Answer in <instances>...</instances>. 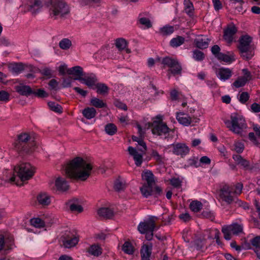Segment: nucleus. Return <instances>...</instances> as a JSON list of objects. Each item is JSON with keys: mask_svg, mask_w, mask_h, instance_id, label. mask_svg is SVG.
Segmentation results:
<instances>
[{"mask_svg": "<svg viewBox=\"0 0 260 260\" xmlns=\"http://www.w3.org/2000/svg\"><path fill=\"white\" fill-rule=\"evenodd\" d=\"M15 89L19 94L28 96L34 93V90L29 86L20 83L15 86Z\"/></svg>", "mask_w": 260, "mask_h": 260, "instance_id": "obj_16", "label": "nucleus"}, {"mask_svg": "<svg viewBox=\"0 0 260 260\" xmlns=\"http://www.w3.org/2000/svg\"><path fill=\"white\" fill-rule=\"evenodd\" d=\"M242 73L243 74V76H241V77L245 79L246 82H248V81L252 79V75L247 69H243Z\"/></svg>", "mask_w": 260, "mask_h": 260, "instance_id": "obj_53", "label": "nucleus"}, {"mask_svg": "<svg viewBox=\"0 0 260 260\" xmlns=\"http://www.w3.org/2000/svg\"><path fill=\"white\" fill-rule=\"evenodd\" d=\"M178 60L176 59L170 57H166L162 60L161 63L164 66H167L172 69L175 63H177Z\"/></svg>", "mask_w": 260, "mask_h": 260, "instance_id": "obj_39", "label": "nucleus"}, {"mask_svg": "<svg viewBox=\"0 0 260 260\" xmlns=\"http://www.w3.org/2000/svg\"><path fill=\"white\" fill-rule=\"evenodd\" d=\"M174 31V27L170 25L165 26L160 29V33L163 36L171 35Z\"/></svg>", "mask_w": 260, "mask_h": 260, "instance_id": "obj_47", "label": "nucleus"}, {"mask_svg": "<svg viewBox=\"0 0 260 260\" xmlns=\"http://www.w3.org/2000/svg\"><path fill=\"white\" fill-rule=\"evenodd\" d=\"M193 58L197 61H202L205 58V55L203 52L196 49L193 51Z\"/></svg>", "mask_w": 260, "mask_h": 260, "instance_id": "obj_49", "label": "nucleus"}, {"mask_svg": "<svg viewBox=\"0 0 260 260\" xmlns=\"http://www.w3.org/2000/svg\"><path fill=\"white\" fill-rule=\"evenodd\" d=\"M208 40H209L208 39L207 40L203 39H197L194 40V43L197 47L202 49H205L208 46Z\"/></svg>", "mask_w": 260, "mask_h": 260, "instance_id": "obj_40", "label": "nucleus"}, {"mask_svg": "<svg viewBox=\"0 0 260 260\" xmlns=\"http://www.w3.org/2000/svg\"><path fill=\"white\" fill-rule=\"evenodd\" d=\"M29 142H35L28 133H22L18 136V142L17 144H25Z\"/></svg>", "mask_w": 260, "mask_h": 260, "instance_id": "obj_31", "label": "nucleus"}, {"mask_svg": "<svg viewBox=\"0 0 260 260\" xmlns=\"http://www.w3.org/2000/svg\"><path fill=\"white\" fill-rule=\"evenodd\" d=\"M151 155L158 164H161L164 163L165 160V156L159 154L156 150H152Z\"/></svg>", "mask_w": 260, "mask_h": 260, "instance_id": "obj_35", "label": "nucleus"}, {"mask_svg": "<svg viewBox=\"0 0 260 260\" xmlns=\"http://www.w3.org/2000/svg\"><path fill=\"white\" fill-rule=\"evenodd\" d=\"M115 45L119 50H123L125 49L127 53H131V50L126 48L127 46V42L125 39L123 38L116 39Z\"/></svg>", "mask_w": 260, "mask_h": 260, "instance_id": "obj_28", "label": "nucleus"}, {"mask_svg": "<svg viewBox=\"0 0 260 260\" xmlns=\"http://www.w3.org/2000/svg\"><path fill=\"white\" fill-rule=\"evenodd\" d=\"M32 94L39 98H45L48 96V94L46 93V92L42 89H39L37 91L34 90V93Z\"/></svg>", "mask_w": 260, "mask_h": 260, "instance_id": "obj_57", "label": "nucleus"}, {"mask_svg": "<svg viewBox=\"0 0 260 260\" xmlns=\"http://www.w3.org/2000/svg\"><path fill=\"white\" fill-rule=\"evenodd\" d=\"M142 179L146 181V183H145V184H149V185H154L155 184V180L154 178V175L152 172L149 170H146L143 172L142 174Z\"/></svg>", "mask_w": 260, "mask_h": 260, "instance_id": "obj_23", "label": "nucleus"}, {"mask_svg": "<svg viewBox=\"0 0 260 260\" xmlns=\"http://www.w3.org/2000/svg\"><path fill=\"white\" fill-rule=\"evenodd\" d=\"M98 213L100 216L106 219H110L114 216L113 211L109 208H101Z\"/></svg>", "mask_w": 260, "mask_h": 260, "instance_id": "obj_25", "label": "nucleus"}, {"mask_svg": "<svg viewBox=\"0 0 260 260\" xmlns=\"http://www.w3.org/2000/svg\"><path fill=\"white\" fill-rule=\"evenodd\" d=\"M249 99V95L247 92H242L239 96V100L242 103L245 104Z\"/></svg>", "mask_w": 260, "mask_h": 260, "instance_id": "obj_54", "label": "nucleus"}, {"mask_svg": "<svg viewBox=\"0 0 260 260\" xmlns=\"http://www.w3.org/2000/svg\"><path fill=\"white\" fill-rule=\"evenodd\" d=\"M226 126L235 134H240L247 127L244 118L237 114H234L231 116V121L225 122Z\"/></svg>", "mask_w": 260, "mask_h": 260, "instance_id": "obj_6", "label": "nucleus"}, {"mask_svg": "<svg viewBox=\"0 0 260 260\" xmlns=\"http://www.w3.org/2000/svg\"><path fill=\"white\" fill-rule=\"evenodd\" d=\"M158 120H154L152 123H148L147 128L152 127V133L153 135L164 137L165 139L168 138L170 132L172 131L170 129L166 123L162 121L160 116H157L155 118Z\"/></svg>", "mask_w": 260, "mask_h": 260, "instance_id": "obj_3", "label": "nucleus"}, {"mask_svg": "<svg viewBox=\"0 0 260 260\" xmlns=\"http://www.w3.org/2000/svg\"><path fill=\"white\" fill-rule=\"evenodd\" d=\"M176 119L179 123L184 126L189 125L192 121V118L190 116H188L184 112H181L176 113Z\"/></svg>", "mask_w": 260, "mask_h": 260, "instance_id": "obj_21", "label": "nucleus"}, {"mask_svg": "<svg viewBox=\"0 0 260 260\" xmlns=\"http://www.w3.org/2000/svg\"><path fill=\"white\" fill-rule=\"evenodd\" d=\"M114 105L116 107H117V108H118L119 109L124 110L125 111L127 110V109L126 105L125 104L122 103L121 102H120L119 100L115 101V102H114Z\"/></svg>", "mask_w": 260, "mask_h": 260, "instance_id": "obj_61", "label": "nucleus"}, {"mask_svg": "<svg viewBox=\"0 0 260 260\" xmlns=\"http://www.w3.org/2000/svg\"><path fill=\"white\" fill-rule=\"evenodd\" d=\"M40 72L44 76H46L48 78H50L52 76V71L47 68L41 70Z\"/></svg>", "mask_w": 260, "mask_h": 260, "instance_id": "obj_59", "label": "nucleus"}, {"mask_svg": "<svg viewBox=\"0 0 260 260\" xmlns=\"http://www.w3.org/2000/svg\"><path fill=\"white\" fill-rule=\"evenodd\" d=\"M138 22L146 28H151L152 26L150 20L148 18L142 16V14H140L139 16Z\"/></svg>", "mask_w": 260, "mask_h": 260, "instance_id": "obj_32", "label": "nucleus"}, {"mask_svg": "<svg viewBox=\"0 0 260 260\" xmlns=\"http://www.w3.org/2000/svg\"><path fill=\"white\" fill-rule=\"evenodd\" d=\"M173 152L176 155H185L189 152L188 147L184 144L177 143L172 145Z\"/></svg>", "mask_w": 260, "mask_h": 260, "instance_id": "obj_15", "label": "nucleus"}, {"mask_svg": "<svg viewBox=\"0 0 260 260\" xmlns=\"http://www.w3.org/2000/svg\"><path fill=\"white\" fill-rule=\"evenodd\" d=\"M67 73L74 80H78L80 81L82 78L84 76L83 69L80 66H75L70 68L67 70Z\"/></svg>", "mask_w": 260, "mask_h": 260, "instance_id": "obj_11", "label": "nucleus"}, {"mask_svg": "<svg viewBox=\"0 0 260 260\" xmlns=\"http://www.w3.org/2000/svg\"><path fill=\"white\" fill-rule=\"evenodd\" d=\"M62 246L66 248L75 246L79 242V236L74 231H66L60 238Z\"/></svg>", "mask_w": 260, "mask_h": 260, "instance_id": "obj_7", "label": "nucleus"}, {"mask_svg": "<svg viewBox=\"0 0 260 260\" xmlns=\"http://www.w3.org/2000/svg\"><path fill=\"white\" fill-rule=\"evenodd\" d=\"M247 82L243 79L241 77H239L238 79L233 83L234 86L236 88H239L244 86Z\"/></svg>", "mask_w": 260, "mask_h": 260, "instance_id": "obj_51", "label": "nucleus"}, {"mask_svg": "<svg viewBox=\"0 0 260 260\" xmlns=\"http://www.w3.org/2000/svg\"><path fill=\"white\" fill-rule=\"evenodd\" d=\"M92 165L81 157H76L69 161L64 167L66 174L71 178L86 180L90 176Z\"/></svg>", "mask_w": 260, "mask_h": 260, "instance_id": "obj_1", "label": "nucleus"}, {"mask_svg": "<svg viewBox=\"0 0 260 260\" xmlns=\"http://www.w3.org/2000/svg\"><path fill=\"white\" fill-rule=\"evenodd\" d=\"M82 113L87 119H91L95 117L97 113L94 108L86 107L82 110Z\"/></svg>", "mask_w": 260, "mask_h": 260, "instance_id": "obj_26", "label": "nucleus"}, {"mask_svg": "<svg viewBox=\"0 0 260 260\" xmlns=\"http://www.w3.org/2000/svg\"><path fill=\"white\" fill-rule=\"evenodd\" d=\"M125 187L126 184L125 182H124L120 178H118L115 181L114 188L116 191L118 192L123 191Z\"/></svg>", "mask_w": 260, "mask_h": 260, "instance_id": "obj_36", "label": "nucleus"}, {"mask_svg": "<svg viewBox=\"0 0 260 260\" xmlns=\"http://www.w3.org/2000/svg\"><path fill=\"white\" fill-rule=\"evenodd\" d=\"M250 109L253 113L260 112V104L256 103H253L250 106Z\"/></svg>", "mask_w": 260, "mask_h": 260, "instance_id": "obj_62", "label": "nucleus"}, {"mask_svg": "<svg viewBox=\"0 0 260 260\" xmlns=\"http://www.w3.org/2000/svg\"><path fill=\"white\" fill-rule=\"evenodd\" d=\"M70 209L72 211H78L81 212L83 211V208L81 205L72 204L70 205Z\"/></svg>", "mask_w": 260, "mask_h": 260, "instance_id": "obj_60", "label": "nucleus"}, {"mask_svg": "<svg viewBox=\"0 0 260 260\" xmlns=\"http://www.w3.org/2000/svg\"><path fill=\"white\" fill-rule=\"evenodd\" d=\"M221 231L223 234L224 239L226 240H230L231 239V233L234 235H238L242 233L243 225L234 223L229 225L223 226Z\"/></svg>", "mask_w": 260, "mask_h": 260, "instance_id": "obj_10", "label": "nucleus"}, {"mask_svg": "<svg viewBox=\"0 0 260 260\" xmlns=\"http://www.w3.org/2000/svg\"><path fill=\"white\" fill-rule=\"evenodd\" d=\"M251 42L252 38L248 35L243 36L239 39L238 49L241 56L246 60L251 59L254 54Z\"/></svg>", "mask_w": 260, "mask_h": 260, "instance_id": "obj_5", "label": "nucleus"}, {"mask_svg": "<svg viewBox=\"0 0 260 260\" xmlns=\"http://www.w3.org/2000/svg\"><path fill=\"white\" fill-rule=\"evenodd\" d=\"M12 70L16 73H19L24 70L23 66L22 63H16L12 65Z\"/></svg>", "mask_w": 260, "mask_h": 260, "instance_id": "obj_52", "label": "nucleus"}, {"mask_svg": "<svg viewBox=\"0 0 260 260\" xmlns=\"http://www.w3.org/2000/svg\"><path fill=\"white\" fill-rule=\"evenodd\" d=\"M97 81V78L95 75L91 74L89 76H85L82 78L81 82L85 84L88 87H91L95 85V83Z\"/></svg>", "mask_w": 260, "mask_h": 260, "instance_id": "obj_24", "label": "nucleus"}, {"mask_svg": "<svg viewBox=\"0 0 260 260\" xmlns=\"http://www.w3.org/2000/svg\"><path fill=\"white\" fill-rule=\"evenodd\" d=\"M122 250L126 254H133L134 252V247L131 242L126 241L122 247Z\"/></svg>", "mask_w": 260, "mask_h": 260, "instance_id": "obj_43", "label": "nucleus"}, {"mask_svg": "<svg viewBox=\"0 0 260 260\" xmlns=\"http://www.w3.org/2000/svg\"><path fill=\"white\" fill-rule=\"evenodd\" d=\"M72 80L73 79L71 77H69L67 78H63L62 83V87L64 88L71 87L72 85Z\"/></svg>", "mask_w": 260, "mask_h": 260, "instance_id": "obj_56", "label": "nucleus"}, {"mask_svg": "<svg viewBox=\"0 0 260 260\" xmlns=\"http://www.w3.org/2000/svg\"><path fill=\"white\" fill-rule=\"evenodd\" d=\"M87 252L92 255L98 256L102 254V249L99 245L93 244L88 248Z\"/></svg>", "mask_w": 260, "mask_h": 260, "instance_id": "obj_29", "label": "nucleus"}, {"mask_svg": "<svg viewBox=\"0 0 260 260\" xmlns=\"http://www.w3.org/2000/svg\"><path fill=\"white\" fill-rule=\"evenodd\" d=\"M72 46V42L68 38L62 39L59 43V47L63 50H68Z\"/></svg>", "mask_w": 260, "mask_h": 260, "instance_id": "obj_45", "label": "nucleus"}, {"mask_svg": "<svg viewBox=\"0 0 260 260\" xmlns=\"http://www.w3.org/2000/svg\"><path fill=\"white\" fill-rule=\"evenodd\" d=\"M182 67L178 61H177V63H175V65H174L172 69L168 70V72L172 73L173 75H180Z\"/></svg>", "mask_w": 260, "mask_h": 260, "instance_id": "obj_46", "label": "nucleus"}, {"mask_svg": "<svg viewBox=\"0 0 260 260\" xmlns=\"http://www.w3.org/2000/svg\"><path fill=\"white\" fill-rule=\"evenodd\" d=\"M14 173L16 174L21 181H25L32 177L35 173V168L29 163H21L14 167Z\"/></svg>", "mask_w": 260, "mask_h": 260, "instance_id": "obj_4", "label": "nucleus"}, {"mask_svg": "<svg viewBox=\"0 0 260 260\" xmlns=\"http://www.w3.org/2000/svg\"><path fill=\"white\" fill-rule=\"evenodd\" d=\"M234 187L232 185L225 184L219 190V197L222 201L231 204L235 200L233 194Z\"/></svg>", "mask_w": 260, "mask_h": 260, "instance_id": "obj_9", "label": "nucleus"}, {"mask_svg": "<svg viewBox=\"0 0 260 260\" xmlns=\"http://www.w3.org/2000/svg\"><path fill=\"white\" fill-rule=\"evenodd\" d=\"M55 186L58 190L62 191H67L69 188V185L66 180L60 177H58L56 179Z\"/></svg>", "mask_w": 260, "mask_h": 260, "instance_id": "obj_22", "label": "nucleus"}, {"mask_svg": "<svg viewBox=\"0 0 260 260\" xmlns=\"http://www.w3.org/2000/svg\"><path fill=\"white\" fill-rule=\"evenodd\" d=\"M251 243L256 248L260 247V236H256L251 240Z\"/></svg>", "mask_w": 260, "mask_h": 260, "instance_id": "obj_63", "label": "nucleus"}, {"mask_svg": "<svg viewBox=\"0 0 260 260\" xmlns=\"http://www.w3.org/2000/svg\"><path fill=\"white\" fill-rule=\"evenodd\" d=\"M152 249V246L151 244H144L142 246L140 251L141 260H150Z\"/></svg>", "mask_w": 260, "mask_h": 260, "instance_id": "obj_18", "label": "nucleus"}, {"mask_svg": "<svg viewBox=\"0 0 260 260\" xmlns=\"http://www.w3.org/2000/svg\"><path fill=\"white\" fill-rule=\"evenodd\" d=\"M154 185L144 184L141 187L140 190L143 196L146 198L152 195Z\"/></svg>", "mask_w": 260, "mask_h": 260, "instance_id": "obj_30", "label": "nucleus"}, {"mask_svg": "<svg viewBox=\"0 0 260 260\" xmlns=\"http://www.w3.org/2000/svg\"><path fill=\"white\" fill-rule=\"evenodd\" d=\"M48 105L51 110L59 113H62V108L59 104L54 102H49L48 103Z\"/></svg>", "mask_w": 260, "mask_h": 260, "instance_id": "obj_48", "label": "nucleus"}, {"mask_svg": "<svg viewBox=\"0 0 260 260\" xmlns=\"http://www.w3.org/2000/svg\"><path fill=\"white\" fill-rule=\"evenodd\" d=\"M234 187L233 194L235 195L240 194L242 190L243 185L241 183H238L235 185Z\"/></svg>", "mask_w": 260, "mask_h": 260, "instance_id": "obj_55", "label": "nucleus"}, {"mask_svg": "<svg viewBox=\"0 0 260 260\" xmlns=\"http://www.w3.org/2000/svg\"><path fill=\"white\" fill-rule=\"evenodd\" d=\"M190 209L194 212H198L203 207L202 203L198 201H192L189 205Z\"/></svg>", "mask_w": 260, "mask_h": 260, "instance_id": "obj_42", "label": "nucleus"}, {"mask_svg": "<svg viewBox=\"0 0 260 260\" xmlns=\"http://www.w3.org/2000/svg\"><path fill=\"white\" fill-rule=\"evenodd\" d=\"M233 158L238 165L242 166L245 170H251L253 167H250V162L238 154L233 155Z\"/></svg>", "mask_w": 260, "mask_h": 260, "instance_id": "obj_19", "label": "nucleus"}, {"mask_svg": "<svg viewBox=\"0 0 260 260\" xmlns=\"http://www.w3.org/2000/svg\"><path fill=\"white\" fill-rule=\"evenodd\" d=\"M128 151L129 154L133 156L136 165L137 166H140L143 161V155L145 153L141 152V153H139L136 149L132 146L128 147Z\"/></svg>", "mask_w": 260, "mask_h": 260, "instance_id": "obj_14", "label": "nucleus"}, {"mask_svg": "<svg viewBox=\"0 0 260 260\" xmlns=\"http://www.w3.org/2000/svg\"><path fill=\"white\" fill-rule=\"evenodd\" d=\"M184 10L186 14L191 16L193 15L194 8L190 0H184Z\"/></svg>", "mask_w": 260, "mask_h": 260, "instance_id": "obj_34", "label": "nucleus"}, {"mask_svg": "<svg viewBox=\"0 0 260 260\" xmlns=\"http://www.w3.org/2000/svg\"><path fill=\"white\" fill-rule=\"evenodd\" d=\"M97 89L96 92L101 94H107L109 91V87L104 83H98L95 84Z\"/></svg>", "mask_w": 260, "mask_h": 260, "instance_id": "obj_38", "label": "nucleus"}, {"mask_svg": "<svg viewBox=\"0 0 260 260\" xmlns=\"http://www.w3.org/2000/svg\"><path fill=\"white\" fill-rule=\"evenodd\" d=\"M90 104L91 106L98 108L107 107V104L103 100L96 98H93L90 100Z\"/></svg>", "mask_w": 260, "mask_h": 260, "instance_id": "obj_37", "label": "nucleus"}, {"mask_svg": "<svg viewBox=\"0 0 260 260\" xmlns=\"http://www.w3.org/2000/svg\"><path fill=\"white\" fill-rule=\"evenodd\" d=\"M237 31V28L234 25H229L224 31V39L229 43L232 42Z\"/></svg>", "mask_w": 260, "mask_h": 260, "instance_id": "obj_17", "label": "nucleus"}, {"mask_svg": "<svg viewBox=\"0 0 260 260\" xmlns=\"http://www.w3.org/2000/svg\"><path fill=\"white\" fill-rule=\"evenodd\" d=\"M30 222L31 225L37 228H43L45 225V222L40 218H34L30 219Z\"/></svg>", "mask_w": 260, "mask_h": 260, "instance_id": "obj_44", "label": "nucleus"}, {"mask_svg": "<svg viewBox=\"0 0 260 260\" xmlns=\"http://www.w3.org/2000/svg\"><path fill=\"white\" fill-rule=\"evenodd\" d=\"M157 218L155 216H150L148 219L141 222L138 226V230L140 233L144 234L148 232H154L156 229V221Z\"/></svg>", "mask_w": 260, "mask_h": 260, "instance_id": "obj_8", "label": "nucleus"}, {"mask_svg": "<svg viewBox=\"0 0 260 260\" xmlns=\"http://www.w3.org/2000/svg\"><path fill=\"white\" fill-rule=\"evenodd\" d=\"M9 94L6 91H0V101L7 102L9 100Z\"/></svg>", "mask_w": 260, "mask_h": 260, "instance_id": "obj_58", "label": "nucleus"}, {"mask_svg": "<svg viewBox=\"0 0 260 260\" xmlns=\"http://www.w3.org/2000/svg\"><path fill=\"white\" fill-rule=\"evenodd\" d=\"M185 42V38L181 36H177L173 38L170 42V46L172 47H177L182 45Z\"/></svg>", "mask_w": 260, "mask_h": 260, "instance_id": "obj_33", "label": "nucleus"}, {"mask_svg": "<svg viewBox=\"0 0 260 260\" xmlns=\"http://www.w3.org/2000/svg\"><path fill=\"white\" fill-rule=\"evenodd\" d=\"M36 147L35 142H29L25 144H17L16 146L17 151L23 153H29L32 152Z\"/></svg>", "mask_w": 260, "mask_h": 260, "instance_id": "obj_13", "label": "nucleus"}, {"mask_svg": "<svg viewBox=\"0 0 260 260\" xmlns=\"http://www.w3.org/2000/svg\"><path fill=\"white\" fill-rule=\"evenodd\" d=\"M170 183L174 187L178 188L181 186V181L178 178H174L170 180Z\"/></svg>", "mask_w": 260, "mask_h": 260, "instance_id": "obj_64", "label": "nucleus"}, {"mask_svg": "<svg viewBox=\"0 0 260 260\" xmlns=\"http://www.w3.org/2000/svg\"><path fill=\"white\" fill-rule=\"evenodd\" d=\"M217 58L227 63H231L234 60L231 56L222 53L217 55Z\"/></svg>", "mask_w": 260, "mask_h": 260, "instance_id": "obj_50", "label": "nucleus"}, {"mask_svg": "<svg viewBox=\"0 0 260 260\" xmlns=\"http://www.w3.org/2000/svg\"><path fill=\"white\" fill-rule=\"evenodd\" d=\"M29 11L32 14H36L38 10L42 6L41 0H30L28 4Z\"/></svg>", "mask_w": 260, "mask_h": 260, "instance_id": "obj_27", "label": "nucleus"}, {"mask_svg": "<svg viewBox=\"0 0 260 260\" xmlns=\"http://www.w3.org/2000/svg\"><path fill=\"white\" fill-rule=\"evenodd\" d=\"M116 126L112 123H108L105 125V131L106 133L110 136H113L117 132Z\"/></svg>", "mask_w": 260, "mask_h": 260, "instance_id": "obj_41", "label": "nucleus"}, {"mask_svg": "<svg viewBox=\"0 0 260 260\" xmlns=\"http://www.w3.org/2000/svg\"><path fill=\"white\" fill-rule=\"evenodd\" d=\"M48 7L49 9L50 16L54 19L58 17H63L70 12V9L67 4L60 0L51 1Z\"/></svg>", "mask_w": 260, "mask_h": 260, "instance_id": "obj_2", "label": "nucleus"}, {"mask_svg": "<svg viewBox=\"0 0 260 260\" xmlns=\"http://www.w3.org/2000/svg\"><path fill=\"white\" fill-rule=\"evenodd\" d=\"M216 75L220 79L224 81L230 78L232 71L229 68H221L217 70Z\"/></svg>", "mask_w": 260, "mask_h": 260, "instance_id": "obj_20", "label": "nucleus"}, {"mask_svg": "<svg viewBox=\"0 0 260 260\" xmlns=\"http://www.w3.org/2000/svg\"><path fill=\"white\" fill-rule=\"evenodd\" d=\"M37 201L39 205L45 207L51 204V197L45 192H40L36 197Z\"/></svg>", "mask_w": 260, "mask_h": 260, "instance_id": "obj_12", "label": "nucleus"}]
</instances>
